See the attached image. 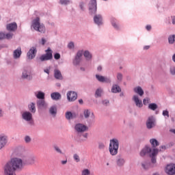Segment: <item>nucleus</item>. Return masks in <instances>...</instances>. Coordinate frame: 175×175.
Returning <instances> with one entry per match:
<instances>
[{
    "mask_svg": "<svg viewBox=\"0 0 175 175\" xmlns=\"http://www.w3.org/2000/svg\"><path fill=\"white\" fill-rule=\"evenodd\" d=\"M23 167V160L21 159H12L4 166V175H16V171L22 170Z\"/></svg>",
    "mask_w": 175,
    "mask_h": 175,
    "instance_id": "1",
    "label": "nucleus"
},
{
    "mask_svg": "<svg viewBox=\"0 0 175 175\" xmlns=\"http://www.w3.org/2000/svg\"><path fill=\"white\" fill-rule=\"evenodd\" d=\"M31 27L35 31L40 32V33H44V32H46V27L43 23H40V17H36L32 21Z\"/></svg>",
    "mask_w": 175,
    "mask_h": 175,
    "instance_id": "2",
    "label": "nucleus"
},
{
    "mask_svg": "<svg viewBox=\"0 0 175 175\" xmlns=\"http://www.w3.org/2000/svg\"><path fill=\"white\" fill-rule=\"evenodd\" d=\"M46 53L40 57V61L44 62V61H50L53 58V51L51 49L48 48L45 51Z\"/></svg>",
    "mask_w": 175,
    "mask_h": 175,
    "instance_id": "3",
    "label": "nucleus"
},
{
    "mask_svg": "<svg viewBox=\"0 0 175 175\" xmlns=\"http://www.w3.org/2000/svg\"><path fill=\"white\" fill-rule=\"evenodd\" d=\"M156 125H157V120L155 119V116H149L146 120L147 129H152V128H155Z\"/></svg>",
    "mask_w": 175,
    "mask_h": 175,
    "instance_id": "4",
    "label": "nucleus"
},
{
    "mask_svg": "<svg viewBox=\"0 0 175 175\" xmlns=\"http://www.w3.org/2000/svg\"><path fill=\"white\" fill-rule=\"evenodd\" d=\"M75 129L78 133H83V132H87V131H88V126L81 123H79L75 125Z\"/></svg>",
    "mask_w": 175,
    "mask_h": 175,
    "instance_id": "5",
    "label": "nucleus"
},
{
    "mask_svg": "<svg viewBox=\"0 0 175 175\" xmlns=\"http://www.w3.org/2000/svg\"><path fill=\"white\" fill-rule=\"evenodd\" d=\"M96 0H91L89 3V10L91 14L96 13Z\"/></svg>",
    "mask_w": 175,
    "mask_h": 175,
    "instance_id": "6",
    "label": "nucleus"
},
{
    "mask_svg": "<svg viewBox=\"0 0 175 175\" xmlns=\"http://www.w3.org/2000/svg\"><path fill=\"white\" fill-rule=\"evenodd\" d=\"M165 173L167 175H175V164L171 163L167 165L165 167Z\"/></svg>",
    "mask_w": 175,
    "mask_h": 175,
    "instance_id": "7",
    "label": "nucleus"
},
{
    "mask_svg": "<svg viewBox=\"0 0 175 175\" xmlns=\"http://www.w3.org/2000/svg\"><path fill=\"white\" fill-rule=\"evenodd\" d=\"M36 53H38L36 47H31L27 53V58H29V59H33V58L36 57Z\"/></svg>",
    "mask_w": 175,
    "mask_h": 175,
    "instance_id": "8",
    "label": "nucleus"
},
{
    "mask_svg": "<svg viewBox=\"0 0 175 175\" xmlns=\"http://www.w3.org/2000/svg\"><path fill=\"white\" fill-rule=\"evenodd\" d=\"M67 99L68 102H75L77 99V93L76 92H68L67 93Z\"/></svg>",
    "mask_w": 175,
    "mask_h": 175,
    "instance_id": "9",
    "label": "nucleus"
},
{
    "mask_svg": "<svg viewBox=\"0 0 175 175\" xmlns=\"http://www.w3.org/2000/svg\"><path fill=\"white\" fill-rule=\"evenodd\" d=\"M116 162L118 167H122L125 165V159L121 155H118L116 158Z\"/></svg>",
    "mask_w": 175,
    "mask_h": 175,
    "instance_id": "10",
    "label": "nucleus"
},
{
    "mask_svg": "<svg viewBox=\"0 0 175 175\" xmlns=\"http://www.w3.org/2000/svg\"><path fill=\"white\" fill-rule=\"evenodd\" d=\"M83 57V51H79L77 53L75 58L73 61V65H79L81 62V57Z\"/></svg>",
    "mask_w": 175,
    "mask_h": 175,
    "instance_id": "11",
    "label": "nucleus"
},
{
    "mask_svg": "<svg viewBox=\"0 0 175 175\" xmlns=\"http://www.w3.org/2000/svg\"><path fill=\"white\" fill-rule=\"evenodd\" d=\"M22 118L25 120V121L30 122V124H32V113L29 111H25L22 114Z\"/></svg>",
    "mask_w": 175,
    "mask_h": 175,
    "instance_id": "12",
    "label": "nucleus"
},
{
    "mask_svg": "<svg viewBox=\"0 0 175 175\" xmlns=\"http://www.w3.org/2000/svg\"><path fill=\"white\" fill-rule=\"evenodd\" d=\"M6 29L10 32H14L15 31L17 30V23L14 22V23L8 24L6 25Z\"/></svg>",
    "mask_w": 175,
    "mask_h": 175,
    "instance_id": "13",
    "label": "nucleus"
},
{
    "mask_svg": "<svg viewBox=\"0 0 175 175\" xmlns=\"http://www.w3.org/2000/svg\"><path fill=\"white\" fill-rule=\"evenodd\" d=\"M133 100L135 102V106H137V107H139V108L143 107V101L139 99L138 96L134 95L133 96Z\"/></svg>",
    "mask_w": 175,
    "mask_h": 175,
    "instance_id": "14",
    "label": "nucleus"
},
{
    "mask_svg": "<svg viewBox=\"0 0 175 175\" xmlns=\"http://www.w3.org/2000/svg\"><path fill=\"white\" fill-rule=\"evenodd\" d=\"M96 79H97L100 83H111V81L109 78L99 75H96Z\"/></svg>",
    "mask_w": 175,
    "mask_h": 175,
    "instance_id": "15",
    "label": "nucleus"
},
{
    "mask_svg": "<svg viewBox=\"0 0 175 175\" xmlns=\"http://www.w3.org/2000/svg\"><path fill=\"white\" fill-rule=\"evenodd\" d=\"M158 152H159V150L154 148L152 154H150V158H152V163H157V158L155 157H157V154H158Z\"/></svg>",
    "mask_w": 175,
    "mask_h": 175,
    "instance_id": "16",
    "label": "nucleus"
},
{
    "mask_svg": "<svg viewBox=\"0 0 175 175\" xmlns=\"http://www.w3.org/2000/svg\"><path fill=\"white\" fill-rule=\"evenodd\" d=\"M94 21L95 24H97V25H102V24H103V23L102 22V21H103L102 15H100V14L95 15L94 17Z\"/></svg>",
    "mask_w": 175,
    "mask_h": 175,
    "instance_id": "17",
    "label": "nucleus"
},
{
    "mask_svg": "<svg viewBox=\"0 0 175 175\" xmlns=\"http://www.w3.org/2000/svg\"><path fill=\"white\" fill-rule=\"evenodd\" d=\"M21 54H23V51H21V47H18L17 49L14 50L13 52V57L14 59H18L21 57Z\"/></svg>",
    "mask_w": 175,
    "mask_h": 175,
    "instance_id": "18",
    "label": "nucleus"
},
{
    "mask_svg": "<svg viewBox=\"0 0 175 175\" xmlns=\"http://www.w3.org/2000/svg\"><path fill=\"white\" fill-rule=\"evenodd\" d=\"M21 79H23V80H32V76L27 70H24L22 72Z\"/></svg>",
    "mask_w": 175,
    "mask_h": 175,
    "instance_id": "19",
    "label": "nucleus"
},
{
    "mask_svg": "<svg viewBox=\"0 0 175 175\" xmlns=\"http://www.w3.org/2000/svg\"><path fill=\"white\" fill-rule=\"evenodd\" d=\"M8 143V137L6 135L0 136V148H3Z\"/></svg>",
    "mask_w": 175,
    "mask_h": 175,
    "instance_id": "20",
    "label": "nucleus"
},
{
    "mask_svg": "<svg viewBox=\"0 0 175 175\" xmlns=\"http://www.w3.org/2000/svg\"><path fill=\"white\" fill-rule=\"evenodd\" d=\"M37 106L38 109H47V104L44 100H37Z\"/></svg>",
    "mask_w": 175,
    "mask_h": 175,
    "instance_id": "21",
    "label": "nucleus"
},
{
    "mask_svg": "<svg viewBox=\"0 0 175 175\" xmlns=\"http://www.w3.org/2000/svg\"><path fill=\"white\" fill-rule=\"evenodd\" d=\"M54 77L56 79V80H63L64 77H62V74L61 73V71L58 69L54 70Z\"/></svg>",
    "mask_w": 175,
    "mask_h": 175,
    "instance_id": "22",
    "label": "nucleus"
},
{
    "mask_svg": "<svg viewBox=\"0 0 175 175\" xmlns=\"http://www.w3.org/2000/svg\"><path fill=\"white\" fill-rule=\"evenodd\" d=\"M120 146V143L118 142V139H112L110 140L109 147L113 148H118Z\"/></svg>",
    "mask_w": 175,
    "mask_h": 175,
    "instance_id": "23",
    "label": "nucleus"
},
{
    "mask_svg": "<svg viewBox=\"0 0 175 175\" xmlns=\"http://www.w3.org/2000/svg\"><path fill=\"white\" fill-rule=\"evenodd\" d=\"M141 166L144 170H148V169H150L152 167L151 163L150 161H144L141 163Z\"/></svg>",
    "mask_w": 175,
    "mask_h": 175,
    "instance_id": "24",
    "label": "nucleus"
},
{
    "mask_svg": "<svg viewBox=\"0 0 175 175\" xmlns=\"http://www.w3.org/2000/svg\"><path fill=\"white\" fill-rule=\"evenodd\" d=\"M151 151H152L151 148L149 146H146L140 152V155H141V157H144V156H146V154H150V152H151Z\"/></svg>",
    "mask_w": 175,
    "mask_h": 175,
    "instance_id": "25",
    "label": "nucleus"
},
{
    "mask_svg": "<svg viewBox=\"0 0 175 175\" xmlns=\"http://www.w3.org/2000/svg\"><path fill=\"white\" fill-rule=\"evenodd\" d=\"M133 91L135 92V94L139 95V96H143L144 95V91L140 86L134 88Z\"/></svg>",
    "mask_w": 175,
    "mask_h": 175,
    "instance_id": "26",
    "label": "nucleus"
},
{
    "mask_svg": "<svg viewBox=\"0 0 175 175\" xmlns=\"http://www.w3.org/2000/svg\"><path fill=\"white\" fill-rule=\"evenodd\" d=\"M51 97L53 100H59V99L62 98V96L59 92H53L51 93Z\"/></svg>",
    "mask_w": 175,
    "mask_h": 175,
    "instance_id": "27",
    "label": "nucleus"
},
{
    "mask_svg": "<svg viewBox=\"0 0 175 175\" xmlns=\"http://www.w3.org/2000/svg\"><path fill=\"white\" fill-rule=\"evenodd\" d=\"M111 92H113V94L121 92V88H120L118 85H113L111 88Z\"/></svg>",
    "mask_w": 175,
    "mask_h": 175,
    "instance_id": "28",
    "label": "nucleus"
},
{
    "mask_svg": "<svg viewBox=\"0 0 175 175\" xmlns=\"http://www.w3.org/2000/svg\"><path fill=\"white\" fill-rule=\"evenodd\" d=\"M49 113L50 114H51V116L55 117V116L57 115V106L53 105L51 107V108L49 109Z\"/></svg>",
    "mask_w": 175,
    "mask_h": 175,
    "instance_id": "29",
    "label": "nucleus"
},
{
    "mask_svg": "<svg viewBox=\"0 0 175 175\" xmlns=\"http://www.w3.org/2000/svg\"><path fill=\"white\" fill-rule=\"evenodd\" d=\"M109 150L111 155L114 156L118 154V148H111L109 146Z\"/></svg>",
    "mask_w": 175,
    "mask_h": 175,
    "instance_id": "30",
    "label": "nucleus"
},
{
    "mask_svg": "<svg viewBox=\"0 0 175 175\" xmlns=\"http://www.w3.org/2000/svg\"><path fill=\"white\" fill-rule=\"evenodd\" d=\"M83 56L87 61H90V59H92V55L88 51H85V52L83 53Z\"/></svg>",
    "mask_w": 175,
    "mask_h": 175,
    "instance_id": "31",
    "label": "nucleus"
},
{
    "mask_svg": "<svg viewBox=\"0 0 175 175\" xmlns=\"http://www.w3.org/2000/svg\"><path fill=\"white\" fill-rule=\"evenodd\" d=\"M29 111H31V113H36V107H35L34 103H31L29 105Z\"/></svg>",
    "mask_w": 175,
    "mask_h": 175,
    "instance_id": "32",
    "label": "nucleus"
},
{
    "mask_svg": "<svg viewBox=\"0 0 175 175\" xmlns=\"http://www.w3.org/2000/svg\"><path fill=\"white\" fill-rule=\"evenodd\" d=\"M150 143L152 144V147H158V146H159V142L155 139H151Z\"/></svg>",
    "mask_w": 175,
    "mask_h": 175,
    "instance_id": "33",
    "label": "nucleus"
},
{
    "mask_svg": "<svg viewBox=\"0 0 175 175\" xmlns=\"http://www.w3.org/2000/svg\"><path fill=\"white\" fill-rule=\"evenodd\" d=\"M148 109H150V110H152L153 111H155V110L158 109V105H157L156 103H150L148 105Z\"/></svg>",
    "mask_w": 175,
    "mask_h": 175,
    "instance_id": "34",
    "label": "nucleus"
},
{
    "mask_svg": "<svg viewBox=\"0 0 175 175\" xmlns=\"http://www.w3.org/2000/svg\"><path fill=\"white\" fill-rule=\"evenodd\" d=\"M102 92H103L102 89L100 88L97 89L95 92V98H100V96H102Z\"/></svg>",
    "mask_w": 175,
    "mask_h": 175,
    "instance_id": "35",
    "label": "nucleus"
},
{
    "mask_svg": "<svg viewBox=\"0 0 175 175\" xmlns=\"http://www.w3.org/2000/svg\"><path fill=\"white\" fill-rule=\"evenodd\" d=\"M83 116L85 118H90V116H91V111L89 109H85L83 111Z\"/></svg>",
    "mask_w": 175,
    "mask_h": 175,
    "instance_id": "36",
    "label": "nucleus"
},
{
    "mask_svg": "<svg viewBox=\"0 0 175 175\" xmlns=\"http://www.w3.org/2000/svg\"><path fill=\"white\" fill-rule=\"evenodd\" d=\"M36 98L40 100H44V93L43 92H38Z\"/></svg>",
    "mask_w": 175,
    "mask_h": 175,
    "instance_id": "37",
    "label": "nucleus"
},
{
    "mask_svg": "<svg viewBox=\"0 0 175 175\" xmlns=\"http://www.w3.org/2000/svg\"><path fill=\"white\" fill-rule=\"evenodd\" d=\"M168 42L170 44H173L175 42V35L170 36L168 38Z\"/></svg>",
    "mask_w": 175,
    "mask_h": 175,
    "instance_id": "38",
    "label": "nucleus"
},
{
    "mask_svg": "<svg viewBox=\"0 0 175 175\" xmlns=\"http://www.w3.org/2000/svg\"><path fill=\"white\" fill-rule=\"evenodd\" d=\"M81 175H91V172L88 169H85L82 171Z\"/></svg>",
    "mask_w": 175,
    "mask_h": 175,
    "instance_id": "39",
    "label": "nucleus"
},
{
    "mask_svg": "<svg viewBox=\"0 0 175 175\" xmlns=\"http://www.w3.org/2000/svg\"><path fill=\"white\" fill-rule=\"evenodd\" d=\"M66 118L67 120H72V112L68 111L66 113Z\"/></svg>",
    "mask_w": 175,
    "mask_h": 175,
    "instance_id": "40",
    "label": "nucleus"
},
{
    "mask_svg": "<svg viewBox=\"0 0 175 175\" xmlns=\"http://www.w3.org/2000/svg\"><path fill=\"white\" fill-rule=\"evenodd\" d=\"M54 150L56 151V152H58V154H64V152H62V150H61V148H59V147H58L57 146H54Z\"/></svg>",
    "mask_w": 175,
    "mask_h": 175,
    "instance_id": "41",
    "label": "nucleus"
},
{
    "mask_svg": "<svg viewBox=\"0 0 175 175\" xmlns=\"http://www.w3.org/2000/svg\"><path fill=\"white\" fill-rule=\"evenodd\" d=\"M5 39H8V40L10 39H13V33H8L5 34Z\"/></svg>",
    "mask_w": 175,
    "mask_h": 175,
    "instance_id": "42",
    "label": "nucleus"
},
{
    "mask_svg": "<svg viewBox=\"0 0 175 175\" xmlns=\"http://www.w3.org/2000/svg\"><path fill=\"white\" fill-rule=\"evenodd\" d=\"M73 159L76 162H79L80 161V156L77 154H74L73 155Z\"/></svg>",
    "mask_w": 175,
    "mask_h": 175,
    "instance_id": "43",
    "label": "nucleus"
},
{
    "mask_svg": "<svg viewBox=\"0 0 175 175\" xmlns=\"http://www.w3.org/2000/svg\"><path fill=\"white\" fill-rule=\"evenodd\" d=\"M143 103L145 106H147L150 103V98H144Z\"/></svg>",
    "mask_w": 175,
    "mask_h": 175,
    "instance_id": "44",
    "label": "nucleus"
},
{
    "mask_svg": "<svg viewBox=\"0 0 175 175\" xmlns=\"http://www.w3.org/2000/svg\"><path fill=\"white\" fill-rule=\"evenodd\" d=\"M105 144L102 143V142H99L98 143V149L99 150H105Z\"/></svg>",
    "mask_w": 175,
    "mask_h": 175,
    "instance_id": "45",
    "label": "nucleus"
},
{
    "mask_svg": "<svg viewBox=\"0 0 175 175\" xmlns=\"http://www.w3.org/2000/svg\"><path fill=\"white\" fill-rule=\"evenodd\" d=\"M117 79L118 81H122V75L120 72L117 74Z\"/></svg>",
    "mask_w": 175,
    "mask_h": 175,
    "instance_id": "46",
    "label": "nucleus"
},
{
    "mask_svg": "<svg viewBox=\"0 0 175 175\" xmlns=\"http://www.w3.org/2000/svg\"><path fill=\"white\" fill-rule=\"evenodd\" d=\"M31 137H29V135L25 137V143H31Z\"/></svg>",
    "mask_w": 175,
    "mask_h": 175,
    "instance_id": "47",
    "label": "nucleus"
},
{
    "mask_svg": "<svg viewBox=\"0 0 175 175\" xmlns=\"http://www.w3.org/2000/svg\"><path fill=\"white\" fill-rule=\"evenodd\" d=\"M163 116L164 117H167V118H169V111L167 110L163 111Z\"/></svg>",
    "mask_w": 175,
    "mask_h": 175,
    "instance_id": "48",
    "label": "nucleus"
},
{
    "mask_svg": "<svg viewBox=\"0 0 175 175\" xmlns=\"http://www.w3.org/2000/svg\"><path fill=\"white\" fill-rule=\"evenodd\" d=\"M68 47L70 49H75V43H73V42H70L68 44Z\"/></svg>",
    "mask_w": 175,
    "mask_h": 175,
    "instance_id": "49",
    "label": "nucleus"
},
{
    "mask_svg": "<svg viewBox=\"0 0 175 175\" xmlns=\"http://www.w3.org/2000/svg\"><path fill=\"white\" fill-rule=\"evenodd\" d=\"M61 5H68L69 3V0H60Z\"/></svg>",
    "mask_w": 175,
    "mask_h": 175,
    "instance_id": "50",
    "label": "nucleus"
},
{
    "mask_svg": "<svg viewBox=\"0 0 175 175\" xmlns=\"http://www.w3.org/2000/svg\"><path fill=\"white\" fill-rule=\"evenodd\" d=\"M5 39V34L3 32H0V40H3Z\"/></svg>",
    "mask_w": 175,
    "mask_h": 175,
    "instance_id": "51",
    "label": "nucleus"
},
{
    "mask_svg": "<svg viewBox=\"0 0 175 175\" xmlns=\"http://www.w3.org/2000/svg\"><path fill=\"white\" fill-rule=\"evenodd\" d=\"M170 73L172 75H175V66H172L170 68Z\"/></svg>",
    "mask_w": 175,
    "mask_h": 175,
    "instance_id": "52",
    "label": "nucleus"
},
{
    "mask_svg": "<svg viewBox=\"0 0 175 175\" xmlns=\"http://www.w3.org/2000/svg\"><path fill=\"white\" fill-rule=\"evenodd\" d=\"M55 59H59L61 58V55L59 53H57L54 55Z\"/></svg>",
    "mask_w": 175,
    "mask_h": 175,
    "instance_id": "53",
    "label": "nucleus"
},
{
    "mask_svg": "<svg viewBox=\"0 0 175 175\" xmlns=\"http://www.w3.org/2000/svg\"><path fill=\"white\" fill-rule=\"evenodd\" d=\"M77 118V115L76 114V113H72L71 120H73V118Z\"/></svg>",
    "mask_w": 175,
    "mask_h": 175,
    "instance_id": "54",
    "label": "nucleus"
},
{
    "mask_svg": "<svg viewBox=\"0 0 175 175\" xmlns=\"http://www.w3.org/2000/svg\"><path fill=\"white\" fill-rule=\"evenodd\" d=\"M109 102L108 100H103V104H104L105 106H107L109 105Z\"/></svg>",
    "mask_w": 175,
    "mask_h": 175,
    "instance_id": "55",
    "label": "nucleus"
},
{
    "mask_svg": "<svg viewBox=\"0 0 175 175\" xmlns=\"http://www.w3.org/2000/svg\"><path fill=\"white\" fill-rule=\"evenodd\" d=\"M160 148L159 151H165V150H166V146H161Z\"/></svg>",
    "mask_w": 175,
    "mask_h": 175,
    "instance_id": "56",
    "label": "nucleus"
},
{
    "mask_svg": "<svg viewBox=\"0 0 175 175\" xmlns=\"http://www.w3.org/2000/svg\"><path fill=\"white\" fill-rule=\"evenodd\" d=\"M79 8L82 10H84V3H81L80 5H79Z\"/></svg>",
    "mask_w": 175,
    "mask_h": 175,
    "instance_id": "57",
    "label": "nucleus"
},
{
    "mask_svg": "<svg viewBox=\"0 0 175 175\" xmlns=\"http://www.w3.org/2000/svg\"><path fill=\"white\" fill-rule=\"evenodd\" d=\"M41 44H42V46H44V44H46V40L44 38H42Z\"/></svg>",
    "mask_w": 175,
    "mask_h": 175,
    "instance_id": "58",
    "label": "nucleus"
},
{
    "mask_svg": "<svg viewBox=\"0 0 175 175\" xmlns=\"http://www.w3.org/2000/svg\"><path fill=\"white\" fill-rule=\"evenodd\" d=\"M35 163V157H31L30 159V163Z\"/></svg>",
    "mask_w": 175,
    "mask_h": 175,
    "instance_id": "59",
    "label": "nucleus"
},
{
    "mask_svg": "<svg viewBox=\"0 0 175 175\" xmlns=\"http://www.w3.org/2000/svg\"><path fill=\"white\" fill-rule=\"evenodd\" d=\"M102 69H103L102 66H99L97 68V70H98V72H102Z\"/></svg>",
    "mask_w": 175,
    "mask_h": 175,
    "instance_id": "60",
    "label": "nucleus"
},
{
    "mask_svg": "<svg viewBox=\"0 0 175 175\" xmlns=\"http://www.w3.org/2000/svg\"><path fill=\"white\" fill-rule=\"evenodd\" d=\"M83 137H85V139H88V133H85V134H83Z\"/></svg>",
    "mask_w": 175,
    "mask_h": 175,
    "instance_id": "61",
    "label": "nucleus"
},
{
    "mask_svg": "<svg viewBox=\"0 0 175 175\" xmlns=\"http://www.w3.org/2000/svg\"><path fill=\"white\" fill-rule=\"evenodd\" d=\"M146 29H147V31H151V25H147Z\"/></svg>",
    "mask_w": 175,
    "mask_h": 175,
    "instance_id": "62",
    "label": "nucleus"
},
{
    "mask_svg": "<svg viewBox=\"0 0 175 175\" xmlns=\"http://www.w3.org/2000/svg\"><path fill=\"white\" fill-rule=\"evenodd\" d=\"M112 25H113V27H114V28H118V26L117 25V24L116 23H112Z\"/></svg>",
    "mask_w": 175,
    "mask_h": 175,
    "instance_id": "63",
    "label": "nucleus"
},
{
    "mask_svg": "<svg viewBox=\"0 0 175 175\" xmlns=\"http://www.w3.org/2000/svg\"><path fill=\"white\" fill-rule=\"evenodd\" d=\"M172 24H175V16L172 17Z\"/></svg>",
    "mask_w": 175,
    "mask_h": 175,
    "instance_id": "64",
    "label": "nucleus"
}]
</instances>
